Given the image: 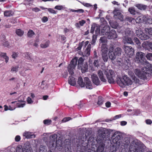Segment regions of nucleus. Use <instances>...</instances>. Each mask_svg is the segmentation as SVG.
Segmentation results:
<instances>
[{
  "label": "nucleus",
  "mask_w": 152,
  "mask_h": 152,
  "mask_svg": "<svg viewBox=\"0 0 152 152\" xmlns=\"http://www.w3.org/2000/svg\"><path fill=\"white\" fill-rule=\"evenodd\" d=\"M93 64L94 66H98L99 62L98 60H95Z\"/></svg>",
  "instance_id": "774afa93"
},
{
  "label": "nucleus",
  "mask_w": 152,
  "mask_h": 152,
  "mask_svg": "<svg viewBox=\"0 0 152 152\" xmlns=\"http://www.w3.org/2000/svg\"><path fill=\"white\" fill-rule=\"evenodd\" d=\"M17 107H24V106L25 105V103L22 104H19L18 103H17Z\"/></svg>",
  "instance_id": "338daca9"
},
{
  "label": "nucleus",
  "mask_w": 152,
  "mask_h": 152,
  "mask_svg": "<svg viewBox=\"0 0 152 152\" xmlns=\"http://www.w3.org/2000/svg\"><path fill=\"white\" fill-rule=\"evenodd\" d=\"M145 31L146 32L148 33L149 35H152V28H145Z\"/></svg>",
  "instance_id": "ea45409f"
},
{
  "label": "nucleus",
  "mask_w": 152,
  "mask_h": 152,
  "mask_svg": "<svg viewBox=\"0 0 152 152\" xmlns=\"http://www.w3.org/2000/svg\"><path fill=\"white\" fill-rule=\"evenodd\" d=\"M97 37L94 34L92 36V40L91 41V44L93 45L96 42V39Z\"/></svg>",
  "instance_id": "79ce46f5"
},
{
  "label": "nucleus",
  "mask_w": 152,
  "mask_h": 152,
  "mask_svg": "<svg viewBox=\"0 0 152 152\" xmlns=\"http://www.w3.org/2000/svg\"><path fill=\"white\" fill-rule=\"evenodd\" d=\"M12 11L8 10L5 11L4 12V15L6 17H9L12 15Z\"/></svg>",
  "instance_id": "f704fd0d"
},
{
  "label": "nucleus",
  "mask_w": 152,
  "mask_h": 152,
  "mask_svg": "<svg viewBox=\"0 0 152 152\" xmlns=\"http://www.w3.org/2000/svg\"><path fill=\"white\" fill-rule=\"evenodd\" d=\"M109 50L108 56L109 58L111 60H114L116 58L114 48L113 47H110Z\"/></svg>",
  "instance_id": "f8f14e48"
},
{
  "label": "nucleus",
  "mask_w": 152,
  "mask_h": 152,
  "mask_svg": "<svg viewBox=\"0 0 152 152\" xmlns=\"http://www.w3.org/2000/svg\"><path fill=\"white\" fill-rule=\"evenodd\" d=\"M115 56H120L122 52V50L121 48L118 47L115 49Z\"/></svg>",
  "instance_id": "c756f323"
},
{
  "label": "nucleus",
  "mask_w": 152,
  "mask_h": 152,
  "mask_svg": "<svg viewBox=\"0 0 152 152\" xmlns=\"http://www.w3.org/2000/svg\"><path fill=\"white\" fill-rule=\"evenodd\" d=\"M122 137L121 134L118 132H115L112 137L113 142L117 146H120L121 143L120 140Z\"/></svg>",
  "instance_id": "1a4fd4ad"
},
{
  "label": "nucleus",
  "mask_w": 152,
  "mask_h": 152,
  "mask_svg": "<svg viewBox=\"0 0 152 152\" xmlns=\"http://www.w3.org/2000/svg\"><path fill=\"white\" fill-rule=\"evenodd\" d=\"M84 44V41H83L81 42H80L79 44V46L77 48V49L78 50H80L82 46Z\"/></svg>",
  "instance_id": "09e8293b"
},
{
  "label": "nucleus",
  "mask_w": 152,
  "mask_h": 152,
  "mask_svg": "<svg viewBox=\"0 0 152 152\" xmlns=\"http://www.w3.org/2000/svg\"><path fill=\"white\" fill-rule=\"evenodd\" d=\"M54 146L57 148L59 150H61L62 146V143L61 140H59L56 141Z\"/></svg>",
  "instance_id": "aec40b11"
},
{
  "label": "nucleus",
  "mask_w": 152,
  "mask_h": 152,
  "mask_svg": "<svg viewBox=\"0 0 152 152\" xmlns=\"http://www.w3.org/2000/svg\"><path fill=\"white\" fill-rule=\"evenodd\" d=\"M57 137V135H52L50 136V144L52 147H54L55 144L57 140L56 138Z\"/></svg>",
  "instance_id": "2eb2a0df"
},
{
  "label": "nucleus",
  "mask_w": 152,
  "mask_h": 152,
  "mask_svg": "<svg viewBox=\"0 0 152 152\" xmlns=\"http://www.w3.org/2000/svg\"><path fill=\"white\" fill-rule=\"evenodd\" d=\"M117 77H116V81L117 84L120 87H125L124 82L123 80V78H121V76L123 73L125 74L124 70L118 69L117 71Z\"/></svg>",
  "instance_id": "6e6552de"
},
{
  "label": "nucleus",
  "mask_w": 152,
  "mask_h": 152,
  "mask_svg": "<svg viewBox=\"0 0 152 152\" xmlns=\"http://www.w3.org/2000/svg\"><path fill=\"white\" fill-rule=\"evenodd\" d=\"M102 59L105 62H107L108 59L107 53H102Z\"/></svg>",
  "instance_id": "e433bc0d"
},
{
  "label": "nucleus",
  "mask_w": 152,
  "mask_h": 152,
  "mask_svg": "<svg viewBox=\"0 0 152 152\" xmlns=\"http://www.w3.org/2000/svg\"><path fill=\"white\" fill-rule=\"evenodd\" d=\"M71 119V118L70 117L65 118L62 120V122H65L69 121Z\"/></svg>",
  "instance_id": "13d9d810"
},
{
  "label": "nucleus",
  "mask_w": 152,
  "mask_h": 152,
  "mask_svg": "<svg viewBox=\"0 0 152 152\" xmlns=\"http://www.w3.org/2000/svg\"><path fill=\"white\" fill-rule=\"evenodd\" d=\"M85 86L88 89H91L93 88L92 86L91 83L88 77H85L84 78Z\"/></svg>",
  "instance_id": "ddd939ff"
},
{
  "label": "nucleus",
  "mask_w": 152,
  "mask_h": 152,
  "mask_svg": "<svg viewBox=\"0 0 152 152\" xmlns=\"http://www.w3.org/2000/svg\"><path fill=\"white\" fill-rule=\"evenodd\" d=\"M49 44L50 41L49 40H48L45 44H41L40 45V46L42 48H46L49 46Z\"/></svg>",
  "instance_id": "2f4dec72"
},
{
  "label": "nucleus",
  "mask_w": 152,
  "mask_h": 152,
  "mask_svg": "<svg viewBox=\"0 0 152 152\" xmlns=\"http://www.w3.org/2000/svg\"><path fill=\"white\" fill-rule=\"evenodd\" d=\"M25 58L29 60H31V54L29 52H26L25 53Z\"/></svg>",
  "instance_id": "4c0bfd02"
},
{
  "label": "nucleus",
  "mask_w": 152,
  "mask_h": 152,
  "mask_svg": "<svg viewBox=\"0 0 152 152\" xmlns=\"http://www.w3.org/2000/svg\"><path fill=\"white\" fill-rule=\"evenodd\" d=\"M106 140L105 134L103 130L99 129L98 131L96 141L99 144L97 152H103L104 149V142Z\"/></svg>",
  "instance_id": "20e7f679"
},
{
  "label": "nucleus",
  "mask_w": 152,
  "mask_h": 152,
  "mask_svg": "<svg viewBox=\"0 0 152 152\" xmlns=\"http://www.w3.org/2000/svg\"><path fill=\"white\" fill-rule=\"evenodd\" d=\"M145 53L142 52H138L136 56V61L140 64L144 65V66H151L144 58Z\"/></svg>",
  "instance_id": "0eeeda50"
},
{
  "label": "nucleus",
  "mask_w": 152,
  "mask_h": 152,
  "mask_svg": "<svg viewBox=\"0 0 152 152\" xmlns=\"http://www.w3.org/2000/svg\"><path fill=\"white\" fill-rule=\"evenodd\" d=\"M1 56L4 58L5 60L6 63H7L9 61V57L7 56L6 53H2L0 54Z\"/></svg>",
  "instance_id": "7c9ffc66"
},
{
  "label": "nucleus",
  "mask_w": 152,
  "mask_h": 152,
  "mask_svg": "<svg viewBox=\"0 0 152 152\" xmlns=\"http://www.w3.org/2000/svg\"><path fill=\"white\" fill-rule=\"evenodd\" d=\"M136 34L138 37L142 40H145L149 39V37L141 30H138L136 31Z\"/></svg>",
  "instance_id": "9b49d317"
},
{
  "label": "nucleus",
  "mask_w": 152,
  "mask_h": 152,
  "mask_svg": "<svg viewBox=\"0 0 152 152\" xmlns=\"http://www.w3.org/2000/svg\"><path fill=\"white\" fill-rule=\"evenodd\" d=\"M96 26L95 24H93L92 25L90 31V32L92 34H93L94 33Z\"/></svg>",
  "instance_id": "a19ab883"
},
{
  "label": "nucleus",
  "mask_w": 152,
  "mask_h": 152,
  "mask_svg": "<svg viewBox=\"0 0 152 152\" xmlns=\"http://www.w3.org/2000/svg\"><path fill=\"white\" fill-rule=\"evenodd\" d=\"M67 69L69 74L71 75L74 74L75 71V67H67Z\"/></svg>",
  "instance_id": "473e14b6"
},
{
  "label": "nucleus",
  "mask_w": 152,
  "mask_h": 152,
  "mask_svg": "<svg viewBox=\"0 0 152 152\" xmlns=\"http://www.w3.org/2000/svg\"><path fill=\"white\" fill-rule=\"evenodd\" d=\"M103 102L102 97L101 96H99L98 97V101L97 102V104L99 105H101Z\"/></svg>",
  "instance_id": "49530a36"
},
{
  "label": "nucleus",
  "mask_w": 152,
  "mask_h": 152,
  "mask_svg": "<svg viewBox=\"0 0 152 152\" xmlns=\"http://www.w3.org/2000/svg\"><path fill=\"white\" fill-rule=\"evenodd\" d=\"M54 8L58 10H61L63 9V7L61 5H56L55 7Z\"/></svg>",
  "instance_id": "6e6d98bb"
},
{
  "label": "nucleus",
  "mask_w": 152,
  "mask_h": 152,
  "mask_svg": "<svg viewBox=\"0 0 152 152\" xmlns=\"http://www.w3.org/2000/svg\"><path fill=\"white\" fill-rule=\"evenodd\" d=\"M131 31H126L125 35L124 37V40L125 43H127L131 44H133L134 43L131 37Z\"/></svg>",
  "instance_id": "9d476101"
},
{
  "label": "nucleus",
  "mask_w": 152,
  "mask_h": 152,
  "mask_svg": "<svg viewBox=\"0 0 152 152\" xmlns=\"http://www.w3.org/2000/svg\"><path fill=\"white\" fill-rule=\"evenodd\" d=\"M48 10L51 13L54 14H55L56 13V11L52 9L48 8Z\"/></svg>",
  "instance_id": "680f3d73"
},
{
  "label": "nucleus",
  "mask_w": 152,
  "mask_h": 152,
  "mask_svg": "<svg viewBox=\"0 0 152 152\" xmlns=\"http://www.w3.org/2000/svg\"><path fill=\"white\" fill-rule=\"evenodd\" d=\"M18 70V67H12L11 69V71L12 72H16Z\"/></svg>",
  "instance_id": "bf43d9fd"
},
{
  "label": "nucleus",
  "mask_w": 152,
  "mask_h": 152,
  "mask_svg": "<svg viewBox=\"0 0 152 152\" xmlns=\"http://www.w3.org/2000/svg\"><path fill=\"white\" fill-rule=\"evenodd\" d=\"M18 52L16 53L15 52H13L12 53V57L13 58L15 59L18 56Z\"/></svg>",
  "instance_id": "8fccbe9b"
},
{
  "label": "nucleus",
  "mask_w": 152,
  "mask_h": 152,
  "mask_svg": "<svg viewBox=\"0 0 152 152\" xmlns=\"http://www.w3.org/2000/svg\"><path fill=\"white\" fill-rule=\"evenodd\" d=\"M51 121L50 120H45L43 121V123L44 124L46 125H49L50 124Z\"/></svg>",
  "instance_id": "5fc2aeb1"
},
{
  "label": "nucleus",
  "mask_w": 152,
  "mask_h": 152,
  "mask_svg": "<svg viewBox=\"0 0 152 152\" xmlns=\"http://www.w3.org/2000/svg\"><path fill=\"white\" fill-rule=\"evenodd\" d=\"M92 80L95 85L98 86L99 84L100 81L97 76L95 74H93L91 76Z\"/></svg>",
  "instance_id": "dca6fc26"
},
{
  "label": "nucleus",
  "mask_w": 152,
  "mask_h": 152,
  "mask_svg": "<svg viewBox=\"0 0 152 152\" xmlns=\"http://www.w3.org/2000/svg\"><path fill=\"white\" fill-rule=\"evenodd\" d=\"M133 148L134 149V152H143L144 151V149L141 146H138L137 147L135 146L131 145L130 146V149L131 151L132 150L134 151V149H132Z\"/></svg>",
  "instance_id": "f3484780"
},
{
  "label": "nucleus",
  "mask_w": 152,
  "mask_h": 152,
  "mask_svg": "<svg viewBox=\"0 0 152 152\" xmlns=\"http://www.w3.org/2000/svg\"><path fill=\"white\" fill-rule=\"evenodd\" d=\"M78 60V57L77 56L74 57L71 61L70 66H76Z\"/></svg>",
  "instance_id": "a211bd4d"
},
{
  "label": "nucleus",
  "mask_w": 152,
  "mask_h": 152,
  "mask_svg": "<svg viewBox=\"0 0 152 152\" xmlns=\"http://www.w3.org/2000/svg\"><path fill=\"white\" fill-rule=\"evenodd\" d=\"M86 21L85 20H82L80 21H79V23L81 26H83V25L86 23Z\"/></svg>",
  "instance_id": "e2e57ef3"
},
{
  "label": "nucleus",
  "mask_w": 152,
  "mask_h": 152,
  "mask_svg": "<svg viewBox=\"0 0 152 152\" xmlns=\"http://www.w3.org/2000/svg\"><path fill=\"white\" fill-rule=\"evenodd\" d=\"M46 151V147L45 146L43 145L40 146L39 148V152H45Z\"/></svg>",
  "instance_id": "58836bf2"
},
{
  "label": "nucleus",
  "mask_w": 152,
  "mask_h": 152,
  "mask_svg": "<svg viewBox=\"0 0 152 152\" xmlns=\"http://www.w3.org/2000/svg\"><path fill=\"white\" fill-rule=\"evenodd\" d=\"M142 47L145 49L149 48L152 51V43L146 41L144 42L142 44Z\"/></svg>",
  "instance_id": "4468645a"
},
{
  "label": "nucleus",
  "mask_w": 152,
  "mask_h": 152,
  "mask_svg": "<svg viewBox=\"0 0 152 152\" xmlns=\"http://www.w3.org/2000/svg\"><path fill=\"white\" fill-rule=\"evenodd\" d=\"M42 20L43 22H45L48 21V19L47 17L44 16L42 18Z\"/></svg>",
  "instance_id": "69168bd1"
},
{
  "label": "nucleus",
  "mask_w": 152,
  "mask_h": 152,
  "mask_svg": "<svg viewBox=\"0 0 152 152\" xmlns=\"http://www.w3.org/2000/svg\"><path fill=\"white\" fill-rule=\"evenodd\" d=\"M23 135L27 138H34L35 137V134H31V132H24L23 134Z\"/></svg>",
  "instance_id": "6ab92c4d"
},
{
  "label": "nucleus",
  "mask_w": 152,
  "mask_h": 152,
  "mask_svg": "<svg viewBox=\"0 0 152 152\" xmlns=\"http://www.w3.org/2000/svg\"><path fill=\"white\" fill-rule=\"evenodd\" d=\"M34 34V32L31 30H29L27 33V35L28 37H32Z\"/></svg>",
  "instance_id": "c03bdc74"
},
{
  "label": "nucleus",
  "mask_w": 152,
  "mask_h": 152,
  "mask_svg": "<svg viewBox=\"0 0 152 152\" xmlns=\"http://www.w3.org/2000/svg\"><path fill=\"white\" fill-rule=\"evenodd\" d=\"M134 42L138 45H140L141 43L139 39L137 37H134Z\"/></svg>",
  "instance_id": "603ef678"
},
{
  "label": "nucleus",
  "mask_w": 152,
  "mask_h": 152,
  "mask_svg": "<svg viewBox=\"0 0 152 152\" xmlns=\"http://www.w3.org/2000/svg\"><path fill=\"white\" fill-rule=\"evenodd\" d=\"M26 151V147H23V148H22L21 146H18L16 148V152H24L25 151Z\"/></svg>",
  "instance_id": "c85d7f7f"
},
{
  "label": "nucleus",
  "mask_w": 152,
  "mask_h": 152,
  "mask_svg": "<svg viewBox=\"0 0 152 152\" xmlns=\"http://www.w3.org/2000/svg\"><path fill=\"white\" fill-rule=\"evenodd\" d=\"M119 68L116 69L115 70L107 69L105 71L99 70L98 72L99 77L101 80L104 82H106L107 80L105 78L103 72L106 75L108 80V82L110 83H114L115 82V78L117 77V71Z\"/></svg>",
  "instance_id": "f257e3e1"
},
{
  "label": "nucleus",
  "mask_w": 152,
  "mask_h": 152,
  "mask_svg": "<svg viewBox=\"0 0 152 152\" xmlns=\"http://www.w3.org/2000/svg\"><path fill=\"white\" fill-rule=\"evenodd\" d=\"M143 15L140 16L137 18H136V19L135 20V21L137 23H143Z\"/></svg>",
  "instance_id": "bb28decb"
},
{
  "label": "nucleus",
  "mask_w": 152,
  "mask_h": 152,
  "mask_svg": "<svg viewBox=\"0 0 152 152\" xmlns=\"http://www.w3.org/2000/svg\"><path fill=\"white\" fill-rule=\"evenodd\" d=\"M100 40L102 43H105L106 41V38L105 37H101L100 38Z\"/></svg>",
  "instance_id": "4d7b16f0"
},
{
  "label": "nucleus",
  "mask_w": 152,
  "mask_h": 152,
  "mask_svg": "<svg viewBox=\"0 0 152 152\" xmlns=\"http://www.w3.org/2000/svg\"><path fill=\"white\" fill-rule=\"evenodd\" d=\"M146 57L149 60H152V53H148L146 56Z\"/></svg>",
  "instance_id": "864d4df0"
},
{
  "label": "nucleus",
  "mask_w": 152,
  "mask_h": 152,
  "mask_svg": "<svg viewBox=\"0 0 152 152\" xmlns=\"http://www.w3.org/2000/svg\"><path fill=\"white\" fill-rule=\"evenodd\" d=\"M68 83L71 85L75 86L76 84V80L75 78L72 76H70L69 78Z\"/></svg>",
  "instance_id": "4be33fe9"
},
{
  "label": "nucleus",
  "mask_w": 152,
  "mask_h": 152,
  "mask_svg": "<svg viewBox=\"0 0 152 152\" xmlns=\"http://www.w3.org/2000/svg\"><path fill=\"white\" fill-rule=\"evenodd\" d=\"M78 69L81 70L82 73H84L87 72L88 70V67H79Z\"/></svg>",
  "instance_id": "37998d69"
},
{
  "label": "nucleus",
  "mask_w": 152,
  "mask_h": 152,
  "mask_svg": "<svg viewBox=\"0 0 152 152\" xmlns=\"http://www.w3.org/2000/svg\"><path fill=\"white\" fill-rule=\"evenodd\" d=\"M110 27L108 26H104L102 30V33L103 35H108V39H114L117 37V35L116 31L114 29L111 30L110 32Z\"/></svg>",
  "instance_id": "423d86ee"
},
{
  "label": "nucleus",
  "mask_w": 152,
  "mask_h": 152,
  "mask_svg": "<svg viewBox=\"0 0 152 152\" xmlns=\"http://www.w3.org/2000/svg\"><path fill=\"white\" fill-rule=\"evenodd\" d=\"M5 41V40H4V41H3L2 44L3 46L5 47H8L9 45V42L7 41H5Z\"/></svg>",
  "instance_id": "052dcab7"
},
{
  "label": "nucleus",
  "mask_w": 152,
  "mask_h": 152,
  "mask_svg": "<svg viewBox=\"0 0 152 152\" xmlns=\"http://www.w3.org/2000/svg\"><path fill=\"white\" fill-rule=\"evenodd\" d=\"M124 72H127L129 76L131 78V79L127 75L123 76V80L124 82L125 86H126L131 85L133 82L135 83H139L140 80L134 74L131 68H127L124 69Z\"/></svg>",
  "instance_id": "f03ea898"
},
{
  "label": "nucleus",
  "mask_w": 152,
  "mask_h": 152,
  "mask_svg": "<svg viewBox=\"0 0 152 152\" xmlns=\"http://www.w3.org/2000/svg\"><path fill=\"white\" fill-rule=\"evenodd\" d=\"M27 101L28 104H31L33 102V101L31 98L29 97H28Z\"/></svg>",
  "instance_id": "0e129e2a"
},
{
  "label": "nucleus",
  "mask_w": 152,
  "mask_h": 152,
  "mask_svg": "<svg viewBox=\"0 0 152 152\" xmlns=\"http://www.w3.org/2000/svg\"><path fill=\"white\" fill-rule=\"evenodd\" d=\"M129 11L130 13L132 15H135V14L136 11H135L134 8H129Z\"/></svg>",
  "instance_id": "a18cd8bd"
},
{
  "label": "nucleus",
  "mask_w": 152,
  "mask_h": 152,
  "mask_svg": "<svg viewBox=\"0 0 152 152\" xmlns=\"http://www.w3.org/2000/svg\"><path fill=\"white\" fill-rule=\"evenodd\" d=\"M116 148L115 146L112 145L110 148V152H116Z\"/></svg>",
  "instance_id": "de8ad7c7"
},
{
  "label": "nucleus",
  "mask_w": 152,
  "mask_h": 152,
  "mask_svg": "<svg viewBox=\"0 0 152 152\" xmlns=\"http://www.w3.org/2000/svg\"><path fill=\"white\" fill-rule=\"evenodd\" d=\"M125 53V55L127 56L125 58L124 63L122 65L123 66H132L131 65L130 59L128 57L131 58L133 55L134 50L131 46H125L124 48Z\"/></svg>",
  "instance_id": "39448f33"
},
{
  "label": "nucleus",
  "mask_w": 152,
  "mask_h": 152,
  "mask_svg": "<svg viewBox=\"0 0 152 152\" xmlns=\"http://www.w3.org/2000/svg\"><path fill=\"white\" fill-rule=\"evenodd\" d=\"M91 46V45L89 44L84 51V54L86 56H89L90 54Z\"/></svg>",
  "instance_id": "5701e85b"
},
{
  "label": "nucleus",
  "mask_w": 152,
  "mask_h": 152,
  "mask_svg": "<svg viewBox=\"0 0 152 152\" xmlns=\"http://www.w3.org/2000/svg\"><path fill=\"white\" fill-rule=\"evenodd\" d=\"M16 33L18 36H21L23 35L24 32L20 29H18L16 30Z\"/></svg>",
  "instance_id": "c9c22d12"
},
{
  "label": "nucleus",
  "mask_w": 152,
  "mask_h": 152,
  "mask_svg": "<svg viewBox=\"0 0 152 152\" xmlns=\"http://www.w3.org/2000/svg\"><path fill=\"white\" fill-rule=\"evenodd\" d=\"M124 20L126 21H128L129 23L132 24L134 23L135 21V20L134 18L132 17H129L128 16H127L126 17Z\"/></svg>",
  "instance_id": "a878e982"
},
{
  "label": "nucleus",
  "mask_w": 152,
  "mask_h": 152,
  "mask_svg": "<svg viewBox=\"0 0 152 152\" xmlns=\"http://www.w3.org/2000/svg\"><path fill=\"white\" fill-rule=\"evenodd\" d=\"M84 60V59L82 57H80L78 59L77 66H83V64Z\"/></svg>",
  "instance_id": "393cba45"
},
{
  "label": "nucleus",
  "mask_w": 152,
  "mask_h": 152,
  "mask_svg": "<svg viewBox=\"0 0 152 152\" xmlns=\"http://www.w3.org/2000/svg\"><path fill=\"white\" fill-rule=\"evenodd\" d=\"M114 17L115 18L118 19L121 21L124 20V16L120 12H118L116 14L114 15Z\"/></svg>",
  "instance_id": "412c9836"
},
{
  "label": "nucleus",
  "mask_w": 152,
  "mask_h": 152,
  "mask_svg": "<svg viewBox=\"0 0 152 152\" xmlns=\"http://www.w3.org/2000/svg\"><path fill=\"white\" fill-rule=\"evenodd\" d=\"M136 6L139 9L141 10H145L146 7V6L141 4H137Z\"/></svg>",
  "instance_id": "72a5a7b5"
},
{
  "label": "nucleus",
  "mask_w": 152,
  "mask_h": 152,
  "mask_svg": "<svg viewBox=\"0 0 152 152\" xmlns=\"http://www.w3.org/2000/svg\"><path fill=\"white\" fill-rule=\"evenodd\" d=\"M77 82L79 86L81 87L82 88L85 87V82H83V80L81 77H79L78 78Z\"/></svg>",
  "instance_id": "b1692460"
},
{
  "label": "nucleus",
  "mask_w": 152,
  "mask_h": 152,
  "mask_svg": "<svg viewBox=\"0 0 152 152\" xmlns=\"http://www.w3.org/2000/svg\"><path fill=\"white\" fill-rule=\"evenodd\" d=\"M102 53H107V45L106 44H102Z\"/></svg>",
  "instance_id": "cd10ccee"
},
{
  "label": "nucleus",
  "mask_w": 152,
  "mask_h": 152,
  "mask_svg": "<svg viewBox=\"0 0 152 152\" xmlns=\"http://www.w3.org/2000/svg\"><path fill=\"white\" fill-rule=\"evenodd\" d=\"M143 23H147V22H148V17L147 16L143 15Z\"/></svg>",
  "instance_id": "3c124183"
},
{
  "label": "nucleus",
  "mask_w": 152,
  "mask_h": 152,
  "mask_svg": "<svg viewBox=\"0 0 152 152\" xmlns=\"http://www.w3.org/2000/svg\"><path fill=\"white\" fill-rule=\"evenodd\" d=\"M134 72L139 78L145 79L149 76V74H152V67H144L141 69L136 68L134 69Z\"/></svg>",
  "instance_id": "7ed1b4c3"
}]
</instances>
